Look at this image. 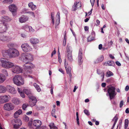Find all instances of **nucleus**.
<instances>
[{"label":"nucleus","mask_w":129,"mask_h":129,"mask_svg":"<svg viewBox=\"0 0 129 129\" xmlns=\"http://www.w3.org/2000/svg\"><path fill=\"white\" fill-rule=\"evenodd\" d=\"M11 20V18L7 16L2 17L1 20H0V34L5 32L8 27V24L5 22H10Z\"/></svg>","instance_id":"nucleus-1"},{"label":"nucleus","mask_w":129,"mask_h":129,"mask_svg":"<svg viewBox=\"0 0 129 129\" xmlns=\"http://www.w3.org/2000/svg\"><path fill=\"white\" fill-rule=\"evenodd\" d=\"M8 53L10 57L15 58L18 57L20 54L18 50L14 48H10L8 50Z\"/></svg>","instance_id":"nucleus-2"},{"label":"nucleus","mask_w":129,"mask_h":129,"mask_svg":"<svg viewBox=\"0 0 129 129\" xmlns=\"http://www.w3.org/2000/svg\"><path fill=\"white\" fill-rule=\"evenodd\" d=\"M41 121L39 120H34L28 122V126L31 128L36 129L40 127L42 124Z\"/></svg>","instance_id":"nucleus-3"},{"label":"nucleus","mask_w":129,"mask_h":129,"mask_svg":"<svg viewBox=\"0 0 129 129\" xmlns=\"http://www.w3.org/2000/svg\"><path fill=\"white\" fill-rule=\"evenodd\" d=\"M14 83L17 86L23 85L24 84V80L20 75H16L13 78Z\"/></svg>","instance_id":"nucleus-4"},{"label":"nucleus","mask_w":129,"mask_h":129,"mask_svg":"<svg viewBox=\"0 0 129 129\" xmlns=\"http://www.w3.org/2000/svg\"><path fill=\"white\" fill-rule=\"evenodd\" d=\"M115 87H113L109 86L108 87V93L106 95L107 96H109L111 100L113 99L116 94L115 92Z\"/></svg>","instance_id":"nucleus-5"},{"label":"nucleus","mask_w":129,"mask_h":129,"mask_svg":"<svg viewBox=\"0 0 129 129\" xmlns=\"http://www.w3.org/2000/svg\"><path fill=\"white\" fill-rule=\"evenodd\" d=\"M2 60V64L1 66L3 68L9 69L12 68L13 66V63L11 62H9L8 60L4 58Z\"/></svg>","instance_id":"nucleus-6"},{"label":"nucleus","mask_w":129,"mask_h":129,"mask_svg":"<svg viewBox=\"0 0 129 129\" xmlns=\"http://www.w3.org/2000/svg\"><path fill=\"white\" fill-rule=\"evenodd\" d=\"M21 58L24 62L26 61H31L33 60V56L30 53H22Z\"/></svg>","instance_id":"nucleus-7"},{"label":"nucleus","mask_w":129,"mask_h":129,"mask_svg":"<svg viewBox=\"0 0 129 129\" xmlns=\"http://www.w3.org/2000/svg\"><path fill=\"white\" fill-rule=\"evenodd\" d=\"M21 47L23 51L24 52H29L32 50V48L26 43L22 44L21 46Z\"/></svg>","instance_id":"nucleus-8"},{"label":"nucleus","mask_w":129,"mask_h":129,"mask_svg":"<svg viewBox=\"0 0 129 129\" xmlns=\"http://www.w3.org/2000/svg\"><path fill=\"white\" fill-rule=\"evenodd\" d=\"M11 99V97L8 95H5L0 96V104L8 102Z\"/></svg>","instance_id":"nucleus-9"},{"label":"nucleus","mask_w":129,"mask_h":129,"mask_svg":"<svg viewBox=\"0 0 129 129\" xmlns=\"http://www.w3.org/2000/svg\"><path fill=\"white\" fill-rule=\"evenodd\" d=\"M12 68V72L14 73L18 74L22 72V68L18 66L14 65L13 64V66Z\"/></svg>","instance_id":"nucleus-10"},{"label":"nucleus","mask_w":129,"mask_h":129,"mask_svg":"<svg viewBox=\"0 0 129 129\" xmlns=\"http://www.w3.org/2000/svg\"><path fill=\"white\" fill-rule=\"evenodd\" d=\"M12 123L14 125V127L16 128L19 127V126L21 125L22 122L19 119H16L12 121Z\"/></svg>","instance_id":"nucleus-11"},{"label":"nucleus","mask_w":129,"mask_h":129,"mask_svg":"<svg viewBox=\"0 0 129 129\" xmlns=\"http://www.w3.org/2000/svg\"><path fill=\"white\" fill-rule=\"evenodd\" d=\"M4 108L6 110L10 111L14 109V106L11 103H7L4 105Z\"/></svg>","instance_id":"nucleus-12"},{"label":"nucleus","mask_w":129,"mask_h":129,"mask_svg":"<svg viewBox=\"0 0 129 129\" xmlns=\"http://www.w3.org/2000/svg\"><path fill=\"white\" fill-rule=\"evenodd\" d=\"M35 67V65L30 62L26 63L23 66V68L24 70H31Z\"/></svg>","instance_id":"nucleus-13"},{"label":"nucleus","mask_w":129,"mask_h":129,"mask_svg":"<svg viewBox=\"0 0 129 129\" xmlns=\"http://www.w3.org/2000/svg\"><path fill=\"white\" fill-rule=\"evenodd\" d=\"M9 9L13 15L15 16L16 15L15 13L17 11V9L16 6L13 4H11L9 6Z\"/></svg>","instance_id":"nucleus-14"},{"label":"nucleus","mask_w":129,"mask_h":129,"mask_svg":"<svg viewBox=\"0 0 129 129\" xmlns=\"http://www.w3.org/2000/svg\"><path fill=\"white\" fill-rule=\"evenodd\" d=\"M29 98L31 100L29 102V105L32 107L35 106L37 102L36 98L33 96H29Z\"/></svg>","instance_id":"nucleus-15"},{"label":"nucleus","mask_w":129,"mask_h":129,"mask_svg":"<svg viewBox=\"0 0 129 129\" xmlns=\"http://www.w3.org/2000/svg\"><path fill=\"white\" fill-rule=\"evenodd\" d=\"M6 88V91L7 90L9 92L12 94H14L16 93V91L15 88L10 85H7Z\"/></svg>","instance_id":"nucleus-16"},{"label":"nucleus","mask_w":129,"mask_h":129,"mask_svg":"<svg viewBox=\"0 0 129 129\" xmlns=\"http://www.w3.org/2000/svg\"><path fill=\"white\" fill-rule=\"evenodd\" d=\"M82 51V49L81 48H80L79 50L78 58V61L79 65H81L82 62V60L83 55Z\"/></svg>","instance_id":"nucleus-17"},{"label":"nucleus","mask_w":129,"mask_h":129,"mask_svg":"<svg viewBox=\"0 0 129 129\" xmlns=\"http://www.w3.org/2000/svg\"><path fill=\"white\" fill-rule=\"evenodd\" d=\"M28 19V17L26 16H22L19 18V21L20 22L22 23H25L27 21Z\"/></svg>","instance_id":"nucleus-18"},{"label":"nucleus","mask_w":129,"mask_h":129,"mask_svg":"<svg viewBox=\"0 0 129 129\" xmlns=\"http://www.w3.org/2000/svg\"><path fill=\"white\" fill-rule=\"evenodd\" d=\"M81 3L80 2H75L74 5L73 7V11H75L77 8L81 7Z\"/></svg>","instance_id":"nucleus-19"},{"label":"nucleus","mask_w":129,"mask_h":129,"mask_svg":"<svg viewBox=\"0 0 129 129\" xmlns=\"http://www.w3.org/2000/svg\"><path fill=\"white\" fill-rule=\"evenodd\" d=\"M65 67L66 69L67 73L69 74L70 77H72V75L71 74V68L69 67L68 68H67V65L66 63V61L65 60Z\"/></svg>","instance_id":"nucleus-20"},{"label":"nucleus","mask_w":129,"mask_h":129,"mask_svg":"<svg viewBox=\"0 0 129 129\" xmlns=\"http://www.w3.org/2000/svg\"><path fill=\"white\" fill-rule=\"evenodd\" d=\"M12 102L16 105H18L21 103L20 100L17 98H13L12 100Z\"/></svg>","instance_id":"nucleus-21"},{"label":"nucleus","mask_w":129,"mask_h":129,"mask_svg":"<svg viewBox=\"0 0 129 129\" xmlns=\"http://www.w3.org/2000/svg\"><path fill=\"white\" fill-rule=\"evenodd\" d=\"M30 42L32 44H38L39 42V40L35 38H31L30 40Z\"/></svg>","instance_id":"nucleus-22"},{"label":"nucleus","mask_w":129,"mask_h":129,"mask_svg":"<svg viewBox=\"0 0 129 129\" xmlns=\"http://www.w3.org/2000/svg\"><path fill=\"white\" fill-rule=\"evenodd\" d=\"M56 26L55 28H56L57 26H58L60 22L59 12H57L56 17Z\"/></svg>","instance_id":"nucleus-23"},{"label":"nucleus","mask_w":129,"mask_h":129,"mask_svg":"<svg viewBox=\"0 0 129 129\" xmlns=\"http://www.w3.org/2000/svg\"><path fill=\"white\" fill-rule=\"evenodd\" d=\"M22 113V110L21 109H19L14 114V117L15 118H17Z\"/></svg>","instance_id":"nucleus-24"},{"label":"nucleus","mask_w":129,"mask_h":129,"mask_svg":"<svg viewBox=\"0 0 129 129\" xmlns=\"http://www.w3.org/2000/svg\"><path fill=\"white\" fill-rule=\"evenodd\" d=\"M97 74L100 75L102 77V81H103L104 77L105 74L104 72L99 69L97 70Z\"/></svg>","instance_id":"nucleus-25"},{"label":"nucleus","mask_w":129,"mask_h":129,"mask_svg":"<svg viewBox=\"0 0 129 129\" xmlns=\"http://www.w3.org/2000/svg\"><path fill=\"white\" fill-rule=\"evenodd\" d=\"M114 64V63L113 61H109L104 63L103 65L106 66H113Z\"/></svg>","instance_id":"nucleus-26"},{"label":"nucleus","mask_w":129,"mask_h":129,"mask_svg":"<svg viewBox=\"0 0 129 129\" xmlns=\"http://www.w3.org/2000/svg\"><path fill=\"white\" fill-rule=\"evenodd\" d=\"M6 80V77L2 73H0V84L3 83Z\"/></svg>","instance_id":"nucleus-27"},{"label":"nucleus","mask_w":129,"mask_h":129,"mask_svg":"<svg viewBox=\"0 0 129 129\" xmlns=\"http://www.w3.org/2000/svg\"><path fill=\"white\" fill-rule=\"evenodd\" d=\"M6 87L0 85V93H5L6 92Z\"/></svg>","instance_id":"nucleus-28"},{"label":"nucleus","mask_w":129,"mask_h":129,"mask_svg":"<svg viewBox=\"0 0 129 129\" xmlns=\"http://www.w3.org/2000/svg\"><path fill=\"white\" fill-rule=\"evenodd\" d=\"M24 91L25 94L28 95L29 98V96H33L31 91L30 89H25L24 90Z\"/></svg>","instance_id":"nucleus-29"},{"label":"nucleus","mask_w":129,"mask_h":129,"mask_svg":"<svg viewBox=\"0 0 129 129\" xmlns=\"http://www.w3.org/2000/svg\"><path fill=\"white\" fill-rule=\"evenodd\" d=\"M29 7L31 8L32 10H35L36 8V6L33 4V3H30L28 4Z\"/></svg>","instance_id":"nucleus-30"},{"label":"nucleus","mask_w":129,"mask_h":129,"mask_svg":"<svg viewBox=\"0 0 129 129\" xmlns=\"http://www.w3.org/2000/svg\"><path fill=\"white\" fill-rule=\"evenodd\" d=\"M67 51L68 53H72V49L71 47L68 45L67 48Z\"/></svg>","instance_id":"nucleus-31"},{"label":"nucleus","mask_w":129,"mask_h":129,"mask_svg":"<svg viewBox=\"0 0 129 129\" xmlns=\"http://www.w3.org/2000/svg\"><path fill=\"white\" fill-rule=\"evenodd\" d=\"M67 57L68 60L70 61L73 60V56L72 53H68Z\"/></svg>","instance_id":"nucleus-32"},{"label":"nucleus","mask_w":129,"mask_h":129,"mask_svg":"<svg viewBox=\"0 0 129 129\" xmlns=\"http://www.w3.org/2000/svg\"><path fill=\"white\" fill-rule=\"evenodd\" d=\"M34 86L35 87V88L37 89L38 91L40 92L41 89L39 86L36 83H35L33 84Z\"/></svg>","instance_id":"nucleus-33"},{"label":"nucleus","mask_w":129,"mask_h":129,"mask_svg":"<svg viewBox=\"0 0 129 129\" xmlns=\"http://www.w3.org/2000/svg\"><path fill=\"white\" fill-rule=\"evenodd\" d=\"M49 126L50 129H57V127L55 126L54 124L53 123H50Z\"/></svg>","instance_id":"nucleus-34"},{"label":"nucleus","mask_w":129,"mask_h":129,"mask_svg":"<svg viewBox=\"0 0 129 129\" xmlns=\"http://www.w3.org/2000/svg\"><path fill=\"white\" fill-rule=\"evenodd\" d=\"M2 73L5 76V77H6L8 76V72L6 70L4 69L2 70Z\"/></svg>","instance_id":"nucleus-35"},{"label":"nucleus","mask_w":129,"mask_h":129,"mask_svg":"<svg viewBox=\"0 0 129 129\" xmlns=\"http://www.w3.org/2000/svg\"><path fill=\"white\" fill-rule=\"evenodd\" d=\"M54 13L52 12L51 13V18L52 19V22L53 25H54Z\"/></svg>","instance_id":"nucleus-36"},{"label":"nucleus","mask_w":129,"mask_h":129,"mask_svg":"<svg viewBox=\"0 0 129 129\" xmlns=\"http://www.w3.org/2000/svg\"><path fill=\"white\" fill-rule=\"evenodd\" d=\"M114 119L115 120L113 124V125L112 126V128H113L115 126V125L117 121V120L118 119V117L117 116V115L116 114L115 116L114 117Z\"/></svg>","instance_id":"nucleus-37"},{"label":"nucleus","mask_w":129,"mask_h":129,"mask_svg":"<svg viewBox=\"0 0 129 129\" xmlns=\"http://www.w3.org/2000/svg\"><path fill=\"white\" fill-rule=\"evenodd\" d=\"M106 76L108 77H110L113 75V73L111 71H108L107 72Z\"/></svg>","instance_id":"nucleus-38"},{"label":"nucleus","mask_w":129,"mask_h":129,"mask_svg":"<svg viewBox=\"0 0 129 129\" xmlns=\"http://www.w3.org/2000/svg\"><path fill=\"white\" fill-rule=\"evenodd\" d=\"M128 124V119H125L124 121V128L126 129L127 128Z\"/></svg>","instance_id":"nucleus-39"},{"label":"nucleus","mask_w":129,"mask_h":129,"mask_svg":"<svg viewBox=\"0 0 129 129\" xmlns=\"http://www.w3.org/2000/svg\"><path fill=\"white\" fill-rule=\"evenodd\" d=\"M55 109H53L52 111L51 114L52 116H54L55 118H56L57 117L56 116L54 115L55 113Z\"/></svg>","instance_id":"nucleus-40"},{"label":"nucleus","mask_w":129,"mask_h":129,"mask_svg":"<svg viewBox=\"0 0 129 129\" xmlns=\"http://www.w3.org/2000/svg\"><path fill=\"white\" fill-rule=\"evenodd\" d=\"M104 59V57L103 56H101L100 57L97 59V60L98 62L102 61Z\"/></svg>","instance_id":"nucleus-41"},{"label":"nucleus","mask_w":129,"mask_h":129,"mask_svg":"<svg viewBox=\"0 0 129 129\" xmlns=\"http://www.w3.org/2000/svg\"><path fill=\"white\" fill-rule=\"evenodd\" d=\"M29 26H28L27 25H24L22 27V29L24 30H27Z\"/></svg>","instance_id":"nucleus-42"},{"label":"nucleus","mask_w":129,"mask_h":129,"mask_svg":"<svg viewBox=\"0 0 129 129\" xmlns=\"http://www.w3.org/2000/svg\"><path fill=\"white\" fill-rule=\"evenodd\" d=\"M28 106V105L27 104H23L22 106V109L24 110H25L26 108Z\"/></svg>","instance_id":"nucleus-43"},{"label":"nucleus","mask_w":129,"mask_h":129,"mask_svg":"<svg viewBox=\"0 0 129 129\" xmlns=\"http://www.w3.org/2000/svg\"><path fill=\"white\" fill-rule=\"evenodd\" d=\"M94 39V38L91 36H89L87 38L88 42L91 41Z\"/></svg>","instance_id":"nucleus-44"},{"label":"nucleus","mask_w":129,"mask_h":129,"mask_svg":"<svg viewBox=\"0 0 129 129\" xmlns=\"http://www.w3.org/2000/svg\"><path fill=\"white\" fill-rule=\"evenodd\" d=\"M23 119L25 121H27L29 120V117L26 115L24 116L23 117Z\"/></svg>","instance_id":"nucleus-45"},{"label":"nucleus","mask_w":129,"mask_h":129,"mask_svg":"<svg viewBox=\"0 0 129 129\" xmlns=\"http://www.w3.org/2000/svg\"><path fill=\"white\" fill-rule=\"evenodd\" d=\"M29 31L30 32H34L35 30L31 26H29L28 27Z\"/></svg>","instance_id":"nucleus-46"},{"label":"nucleus","mask_w":129,"mask_h":129,"mask_svg":"<svg viewBox=\"0 0 129 129\" xmlns=\"http://www.w3.org/2000/svg\"><path fill=\"white\" fill-rule=\"evenodd\" d=\"M15 45V44L13 43H10L8 45V46L9 47H14Z\"/></svg>","instance_id":"nucleus-47"},{"label":"nucleus","mask_w":129,"mask_h":129,"mask_svg":"<svg viewBox=\"0 0 129 129\" xmlns=\"http://www.w3.org/2000/svg\"><path fill=\"white\" fill-rule=\"evenodd\" d=\"M84 112L85 114L87 116H88L90 115V113L88 110L85 109L84 110Z\"/></svg>","instance_id":"nucleus-48"},{"label":"nucleus","mask_w":129,"mask_h":129,"mask_svg":"<svg viewBox=\"0 0 129 129\" xmlns=\"http://www.w3.org/2000/svg\"><path fill=\"white\" fill-rule=\"evenodd\" d=\"M12 0H5V2L8 4H11L12 3Z\"/></svg>","instance_id":"nucleus-49"},{"label":"nucleus","mask_w":129,"mask_h":129,"mask_svg":"<svg viewBox=\"0 0 129 129\" xmlns=\"http://www.w3.org/2000/svg\"><path fill=\"white\" fill-rule=\"evenodd\" d=\"M8 37L7 36H4L3 37V39L2 40L3 41H6L8 40Z\"/></svg>","instance_id":"nucleus-50"},{"label":"nucleus","mask_w":129,"mask_h":129,"mask_svg":"<svg viewBox=\"0 0 129 129\" xmlns=\"http://www.w3.org/2000/svg\"><path fill=\"white\" fill-rule=\"evenodd\" d=\"M17 89L18 92L19 93H22L23 92V90L21 88L18 87Z\"/></svg>","instance_id":"nucleus-51"},{"label":"nucleus","mask_w":129,"mask_h":129,"mask_svg":"<svg viewBox=\"0 0 129 129\" xmlns=\"http://www.w3.org/2000/svg\"><path fill=\"white\" fill-rule=\"evenodd\" d=\"M56 53V51L55 50V48H54V50L52 53L51 54V57H52L53 55L55 54Z\"/></svg>","instance_id":"nucleus-52"},{"label":"nucleus","mask_w":129,"mask_h":129,"mask_svg":"<svg viewBox=\"0 0 129 129\" xmlns=\"http://www.w3.org/2000/svg\"><path fill=\"white\" fill-rule=\"evenodd\" d=\"M95 0H90V2L92 7H93L94 4Z\"/></svg>","instance_id":"nucleus-53"},{"label":"nucleus","mask_w":129,"mask_h":129,"mask_svg":"<svg viewBox=\"0 0 129 129\" xmlns=\"http://www.w3.org/2000/svg\"><path fill=\"white\" fill-rule=\"evenodd\" d=\"M123 101H120V108H121L122 106L123 105Z\"/></svg>","instance_id":"nucleus-54"},{"label":"nucleus","mask_w":129,"mask_h":129,"mask_svg":"<svg viewBox=\"0 0 129 129\" xmlns=\"http://www.w3.org/2000/svg\"><path fill=\"white\" fill-rule=\"evenodd\" d=\"M28 13L29 14H30L31 16H33L34 17H35V15L34 13L32 12H28Z\"/></svg>","instance_id":"nucleus-55"},{"label":"nucleus","mask_w":129,"mask_h":129,"mask_svg":"<svg viewBox=\"0 0 129 129\" xmlns=\"http://www.w3.org/2000/svg\"><path fill=\"white\" fill-rule=\"evenodd\" d=\"M64 33H65V35L64 36L63 41H66L67 37H66V31H65Z\"/></svg>","instance_id":"nucleus-56"},{"label":"nucleus","mask_w":129,"mask_h":129,"mask_svg":"<svg viewBox=\"0 0 129 129\" xmlns=\"http://www.w3.org/2000/svg\"><path fill=\"white\" fill-rule=\"evenodd\" d=\"M51 89L50 90V92L52 94L53 93V90L54 88L53 87L52 85L51 87Z\"/></svg>","instance_id":"nucleus-57"},{"label":"nucleus","mask_w":129,"mask_h":129,"mask_svg":"<svg viewBox=\"0 0 129 129\" xmlns=\"http://www.w3.org/2000/svg\"><path fill=\"white\" fill-rule=\"evenodd\" d=\"M20 95L21 97L23 98H24L25 97V95L23 92L21 93H20Z\"/></svg>","instance_id":"nucleus-58"},{"label":"nucleus","mask_w":129,"mask_h":129,"mask_svg":"<svg viewBox=\"0 0 129 129\" xmlns=\"http://www.w3.org/2000/svg\"><path fill=\"white\" fill-rule=\"evenodd\" d=\"M84 29L85 31H88V30L89 28L88 26H84Z\"/></svg>","instance_id":"nucleus-59"},{"label":"nucleus","mask_w":129,"mask_h":129,"mask_svg":"<svg viewBox=\"0 0 129 129\" xmlns=\"http://www.w3.org/2000/svg\"><path fill=\"white\" fill-rule=\"evenodd\" d=\"M115 63L118 66H120L121 65L120 63L118 61H116Z\"/></svg>","instance_id":"nucleus-60"},{"label":"nucleus","mask_w":129,"mask_h":129,"mask_svg":"<svg viewBox=\"0 0 129 129\" xmlns=\"http://www.w3.org/2000/svg\"><path fill=\"white\" fill-rule=\"evenodd\" d=\"M32 113V111H30L28 112H27L26 113V114L27 115H31Z\"/></svg>","instance_id":"nucleus-61"},{"label":"nucleus","mask_w":129,"mask_h":129,"mask_svg":"<svg viewBox=\"0 0 129 129\" xmlns=\"http://www.w3.org/2000/svg\"><path fill=\"white\" fill-rule=\"evenodd\" d=\"M129 89V87L128 85H127L126 86L125 88V90L126 91H127Z\"/></svg>","instance_id":"nucleus-62"},{"label":"nucleus","mask_w":129,"mask_h":129,"mask_svg":"<svg viewBox=\"0 0 129 129\" xmlns=\"http://www.w3.org/2000/svg\"><path fill=\"white\" fill-rule=\"evenodd\" d=\"M106 83H102L101 84L102 86L103 87H104L106 86Z\"/></svg>","instance_id":"nucleus-63"},{"label":"nucleus","mask_w":129,"mask_h":129,"mask_svg":"<svg viewBox=\"0 0 129 129\" xmlns=\"http://www.w3.org/2000/svg\"><path fill=\"white\" fill-rule=\"evenodd\" d=\"M36 129H45V127L44 126H40L39 128Z\"/></svg>","instance_id":"nucleus-64"}]
</instances>
